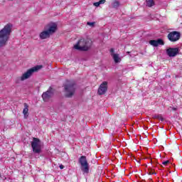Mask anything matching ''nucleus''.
Here are the masks:
<instances>
[{
	"mask_svg": "<svg viewBox=\"0 0 182 182\" xmlns=\"http://www.w3.org/2000/svg\"><path fill=\"white\" fill-rule=\"evenodd\" d=\"M172 109H173L174 111H176V110H177V108L173 107Z\"/></svg>",
	"mask_w": 182,
	"mask_h": 182,
	"instance_id": "24",
	"label": "nucleus"
},
{
	"mask_svg": "<svg viewBox=\"0 0 182 182\" xmlns=\"http://www.w3.org/2000/svg\"><path fill=\"white\" fill-rule=\"evenodd\" d=\"M107 92V82L104 81L98 88V95L102 96V95H105Z\"/></svg>",
	"mask_w": 182,
	"mask_h": 182,
	"instance_id": "11",
	"label": "nucleus"
},
{
	"mask_svg": "<svg viewBox=\"0 0 182 182\" xmlns=\"http://www.w3.org/2000/svg\"><path fill=\"white\" fill-rule=\"evenodd\" d=\"M111 56H112L115 63H120V62H122V58H120L119 54L112 53Z\"/></svg>",
	"mask_w": 182,
	"mask_h": 182,
	"instance_id": "13",
	"label": "nucleus"
},
{
	"mask_svg": "<svg viewBox=\"0 0 182 182\" xmlns=\"http://www.w3.org/2000/svg\"><path fill=\"white\" fill-rule=\"evenodd\" d=\"M31 147L33 153H41V140L38 138H33L31 142Z\"/></svg>",
	"mask_w": 182,
	"mask_h": 182,
	"instance_id": "7",
	"label": "nucleus"
},
{
	"mask_svg": "<svg viewBox=\"0 0 182 182\" xmlns=\"http://www.w3.org/2000/svg\"><path fill=\"white\" fill-rule=\"evenodd\" d=\"M12 32V24H6L0 31V48H4L6 46L8 41H9V37L11 36V33Z\"/></svg>",
	"mask_w": 182,
	"mask_h": 182,
	"instance_id": "1",
	"label": "nucleus"
},
{
	"mask_svg": "<svg viewBox=\"0 0 182 182\" xmlns=\"http://www.w3.org/2000/svg\"><path fill=\"white\" fill-rule=\"evenodd\" d=\"M92 45H93V42L90 38H81L74 46V49L80 52H87L92 48Z\"/></svg>",
	"mask_w": 182,
	"mask_h": 182,
	"instance_id": "2",
	"label": "nucleus"
},
{
	"mask_svg": "<svg viewBox=\"0 0 182 182\" xmlns=\"http://www.w3.org/2000/svg\"><path fill=\"white\" fill-rule=\"evenodd\" d=\"M100 6V1H98V2H95V3H94V6Z\"/></svg>",
	"mask_w": 182,
	"mask_h": 182,
	"instance_id": "19",
	"label": "nucleus"
},
{
	"mask_svg": "<svg viewBox=\"0 0 182 182\" xmlns=\"http://www.w3.org/2000/svg\"><path fill=\"white\" fill-rule=\"evenodd\" d=\"M149 43L150 45H151V46H154V48H157V46H159V45L161 46H164V41H163V39L161 38H159L157 40H151L149 41Z\"/></svg>",
	"mask_w": 182,
	"mask_h": 182,
	"instance_id": "12",
	"label": "nucleus"
},
{
	"mask_svg": "<svg viewBox=\"0 0 182 182\" xmlns=\"http://www.w3.org/2000/svg\"><path fill=\"white\" fill-rule=\"evenodd\" d=\"M100 5H102V4H105L106 2V0H100Z\"/></svg>",
	"mask_w": 182,
	"mask_h": 182,
	"instance_id": "20",
	"label": "nucleus"
},
{
	"mask_svg": "<svg viewBox=\"0 0 182 182\" xmlns=\"http://www.w3.org/2000/svg\"><path fill=\"white\" fill-rule=\"evenodd\" d=\"M167 38L170 42H177L180 41L181 34L178 31H171L168 34Z\"/></svg>",
	"mask_w": 182,
	"mask_h": 182,
	"instance_id": "8",
	"label": "nucleus"
},
{
	"mask_svg": "<svg viewBox=\"0 0 182 182\" xmlns=\"http://www.w3.org/2000/svg\"><path fill=\"white\" fill-rule=\"evenodd\" d=\"M43 68V65H39L35 67H33L28 69L25 73L22 75L21 77H18L16 78V83H19V82H23V80H26V79H29V77L34 73V72H38V70H41Z\"/></svg>",
	"mask_w": 182,
	"mask_h": 182,
	"instance_id": "3",
	"label": "nucleus"
},
{
	"mask_svg": "<svg viewBox=\"0 0 182 182\" xmlns=\"http://www.w3.org/2000/svg\"><path fill=\"white\" fill-rule=\"evenodd\" d=\"M113 8H119L120 6V3L118 1H115L112 4Z\"/></svg>",
	"mask_w": 182,
	"mask_h": 182,
	"instance_id": "16",
	"label": "nucleus"
},
{
	"mask_svg": "<svg viewBox=\"0 0 182 182\" xmlns=\"http://www.w3.org/2000/svg\"><path fill=\"white\" fill-rule=\"evenodd\" d=\"M65 97H72L76 92V83L75 81H68L64 85Z\"/></svg>",
	"mask_w": 182,
	"mask_h": 182,
	"instance_id": "5",
	"label": "nucleus"
},
{
	"mask_svg": "<svg viewBox=\"0 0 182 182\" xmlns=\"http://www.w3.org/2000/svg\"><path fill=\"white\" fill-rule=\"evenodd\" d=\"M95 22H87V25H88V26H95Z\"/></svg>",
	"mask_w": 182,
	"mask_h": 182,
	"instance_id": "17",
	"label": "nucleus"
},
{
	"mask_svg": "<svg viewBox=\"0 0 182 182\" xmlns=\"http://www.w3.org/2000/svg\"><path fill=\"white\" fill-rule=\"evenodd\" d=\"M28 112H29V105L24 103V109H23V114H24V119H28Z\"/></svg>",
	"mask_w": 182,
	"mask_h": 182,
	"instance_id": "14",
	"label": "nucleus"
},
{
	"mask_svg": "<svg viewBox=\"0 0 182 182\" xmlns=\"http://www.w3.org/2000/svg\"><path fill=\"white\" fill-rule=\"evenodd\" d=\"M159 119L161 120V122H164V118H163V117H159Z\"/></svg>",
	"mask_w": 182,
	"mask_h": 182,
	"instance_id": "22",
	"label": "nucleus"
},
{
	"mask_svg": "<svg viewBox=\"0 0 182 182\" xmlns=\"http://www.w3.org/2000/svg\"><path fill=\"white\" fill-rule=\"evenodd\" d=\"M146 6L149 8H151V6H154V0H146Z\"/></svg>",
	"mask_w": 182,
	"mask_h": 182,
	"instance_id": "15",
	"label": "nucleus"
},
{
	"mask_svg": "<svg viewBox=\"0 0 182 182\" xmlns=\"http://www.w3.org/2000/svg\"><path fill=\"white\" fill-rule=\"evenodd\" d=\"M127 53H128V54L130 53V51L127 52Z\"/></svg>",
	"mask_w": 182,
	"mask_h": 182,
	"instance_id": "25",
	"label": "nucleus"
},
{
	"mask_svg": "<svg viewBox=\"0 0 182 182\" xmlns=\"http://www.w3.org/2000/svg\"><path fill=\"white\" fill-rule=\"evenodd\" d=\"M178 52L180 50L178 48H169L166 49V55L169 56V58H174L178 55Z\"/></svg>",
	"mask_w": 182,
	"mask_h": 182,
	"instance_id": "9",
	"label": "nucleus"
},
{
	"mask_svg": "<svg viewBox=\"0 0 182 182\" xmlns=\"http://www.w3.org/2000/svg\"><path fill=\"white\" fill-rule=\"evenodd\" d=\"M58 31V24L53 23L48 25V28L39 34L40 39H48Z\"/></svg>",
	"mask_w": 182,
	"mask_h": 182,
	"instance_id": "4",
	"label": "nucleus"
},
{
	"mask_svg": "<svg viewBox=\"0 0 182 182\" xmlns=\"http://www.w3.org/2000/svg\"><path fill=\"white\" fill-rule=\"evenodd\" d=\"M60 170H63L65 168V166L63 165H60Z\"/></svg>",
	"mask_w": 182,
	"mask_h": 182,
	"instance_id": "23",
	"label": "nucleus"
},
{
	"mask_svg": "<svg viewBox=\"0 0 182 182\" xmlns=\"http://www.w3.org/2000/svg\"><path fill=\"white\" fill-rule=\"evenodd\" d=\"M169 163H170V161L167 160V161L162 162V164L164 166H167V164H168Z\"/></svg>",
	"mask_w": 182,
	"mask_h": 182,
	"instance_id": "18",
	"label": "nucleus"
},
{
	"mask_svg": "<svg viewBox=\"0 0 182 182\" xmlns=\"http://www.w3.org/2000/svg\"><path fill=\"white\" fill-rule=\"evenodd\" d=\"M150 174H154V173H150Z\"/></svg>",
	"mask_w": 182,
	"mask_h": 182,
	"instance_id": "26",
	"label": "nucleus"
},
{
	"mask_svg": "<svg viewBox=\"0 0 182 182\" xmlns=\"http://www.w3.org/2000/svg\"><path fill=\"white\" fill-rule=\"evenodd\" d=\"M79 163L81 166V170L85 174H89V163H87V159L86 156H82L79 159Z\"/></svg>",
	"mask_w": 182,
	"mask_h": 182,
	"instance_id": "6",
	"label": "nucleus"
},
{
	"mask_svg": "<svg viewBox=\"0 0 182 182\" xmlns=\"http://www.w3.org/2000/svg\"><path fill=\"white\" fill-rule=\"evenodd\" d=\"M109 52H110L111 55H112V53H114V48H111L109 50Z\"/></svg>",
	"mask_w": 182,
	"mask_h": 182,
	"instance_id": "21",
	"label": "nucleus"
},
{
	"mask_svg": "<svg viewBox=\"0 0 182 182\" xmlns=\"http://www.w3.org/2000/svg\"><path fill=\"white\" fill-rule=\"evenodd\" d=\"M53 95V88H52V87H50L48 91L43 93L42 98L44 102H48L49 99L52 97Z\"/></svg>",
	"mask_w": 182,
	"mask_h": 182,
	"instance_id": "10",
	"label": "nucleus"
}]
</instances>
